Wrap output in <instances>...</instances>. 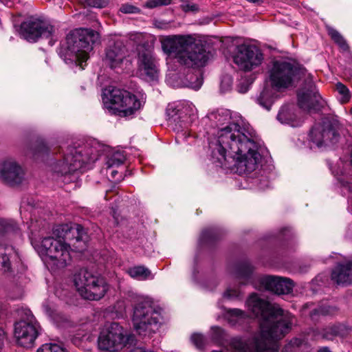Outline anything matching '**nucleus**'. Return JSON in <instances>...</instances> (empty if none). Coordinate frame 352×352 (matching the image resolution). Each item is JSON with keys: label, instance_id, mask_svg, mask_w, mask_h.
Segmentation results:
<instances>
[{"label": "nucleus", "instance_id": "22", "mask_svg": "<svg viewBox=\"0 0 352 352\" xmlns=\"http://www.w3.org/2000/svg\"><path fill=\"white\" fill-rule=\"evenodd\" d=\"M331 279L338 285L352 284V261L337 265L332 272Z\"/></svg>", "mask_w": 352, "mask_h": 352}, {"label": "nucleus", "instance_id": "40", "mask_svg": "<svg viewBox=\"0 0 352 352\" xmlns=\"http://www.w3.org/2000/svg\"><path fill=\"white\" fill-rule=\"evenodd\" d=\"M223 335V330L218 327H213L211 328L212 339L215 342H219Z\"/></svg>", "mask_w": 352, "mask_h": 352}, {"label": "nucleus", "instance_id": "1", "mask_svg": "<svg viewBox=\"0 0 352 352\" xmlns=\"http://www.w3.org/2000/svg\"><path fill=\"white\" fill-rule=\"evenodd\" d=\"M210 119H214L219 128L218 144L212 148L213 158L221 164L227 160V157L232 159L239 174H248L255 170L261 155L258 152V144L241 127V118L234 120L229 110H221L211 113Z\"/></svg>", "mask_w": 352, "mask_h": 352}, {"label": "nucleus", "instance_id": "12", "mask_svg": "<svg viewBox=\"0 0 352 352\" xmlns=\"http://www.w3.org/2000/svg\"><path fill=\"white\" fill-rule=\"evenodd\" d=\"M297 72L296 66L288 60H276L270 70L269 80L276 90L287 89L293 85Z\"/></svg>", "mask_w": 352, "mask_h": 352}, {"label": "nucleus", "instance_id": "47", "mask_svg": "<svg viewBox=\"0 0 352 352\" xmlns=\"http://www.w3.org/2000/svg\"><path fill=\"white\" fill-rule=\"evenodd\" d=\"M0 1L8 7H10L12 6L11 0H0Z\"/></svg>", "mask_w": 352, "mask_h": 352}, {"label": "nucleus", "instance_id": "44", "mask_svg": "<svg viewBox=\"0 0 352 352\" xmlns=\"http://www.w3.org/2000/svg\"><path fill=\"white\" fill-rule=\"evenodd\" d=\"M250 85L246 82H241L237 86V90L239 93L245 94L249 89Z\"/></svg>", "mask_w": 352, "mask_h": 352}, {"label": "nucleus", "instance_id": "15", "mask_svg": "<svg viewBox=\"0 0 352 352\" xmlns=\"http://www.w3.org/2000/svg\"><path fill=\"white\" fill-rule=\"evenodd\" d=\"M309 137L310 142L318 147L334 144L339 137L338 126L329 119H324L322 123L314 126Z\"/></svg>", "mask_w": 352, "mask_h": 352}, {"label": "nucleus", "instance_id": "6", "mask_svg": "<svg viewBox=\"0 0 352 352\" xmlns=\"http://www.w3.org/2000/svg\"><path fill=\"white\" fill-rule=\"evenodd\" d=\"M133 327L142 338H151L160 329L162 323L161 309L147 297H141L134 306Z\"/></svg>", "mask_w": 352, "mask_h": 352}, {"label": "nucleus", "instance_id": "35", "mask_svg": "<svg viewBox=\"0 0 352 352\" xmlns=\"http://www.w3.org/2000/svg\"><path fill=\"white\" fill-rule=\"evenodd\" d=\"M339 333V327L331 326L326 329L323 333V338L327 340L333 339V337Z\"/></svg>", "mask_w": 352, "mask_h": 352}, {"label": "nucleus", "instance_id": "41", "mask_svg": "<svg viewBox=\"0 0 352 352\" xmlns=\"http://www.w3.org/2000/svg\"><path fill=\"white\" fill-rule=\"evenodd\" d=\"M153 25L156 28H157L159 30H168L170 28V22L166 21L156 20L154 21Z\"/></svg>", "mask_w": 352, "mask_h": 352}, {"label": "nucleus", "instance_id": "24", "mask_svg": "<svg viewBox=\"0 0 352 352\" xmlns=\"http://www.w3.org/2000/svg\"><path fill=\"white\" fill-rule=\"evenodd\" d=\"M129 275L135 279L144 280L153 278L151 271L144 266H135L128 270Z\"/></svg>", "mask_w": 352, "mask_h": 352}, {"label": "nucleus", "instance_id": "51", "mask_svg": "<svg viewBox=\"0 0 352 352\" xmlns=\"http://www.w3.org/2000/svg\"><path fill=\"white\" fill-rule=\"evenodd\" d=\"M46 146L45 145H43L42 148H41V150L42 151H45L46 150Z\"/></svg>", "mask_w": 352, "mask_h": 352}, {"label": "nucleus", "instance_id": "8", "mask_svg": "<svg viewBox=\"0 0 352 352\" xmlns=\"http://www.w3.org/2000/svg\"><path fill=\"white\" fill-rule=\"evenodd\" d=\"M106 91L102 98L104 105L113 114L131 118L142 107L137 96L126 90L113 88Z\"/></svg>", "mask_w": 352, "mask_h": 352}, {"label": "nucleus", "instance_id": "52", "mask_svg": "<svg viewBox=\"0 0 352 352\" xmlns=\"http://www.w3.org/2000/svg\"><path fill=\"white\" fill-rule=\"evenodd\" d=\"M212 352H224V351H212Z\"/></svg>", "mask_w": 352, "mask_h": 352}, {"label": "nucleus", "instance_id": "17", "mask_svg": "<svg viewBox=\"0 0 352 352\" xmlns=\"http://www.w3.org/2000/svg\"><path fill=\"white\" fill-rule=\"evenodd\" d=\"M54 32V28L50 24L38 19L31 18L21 25V36L29 42H36L39 38H48Z\"/></svg>", "mask_w": 352, "mask_h": 352}, {"label": "nucleus", "instance_id": "49", "mask_svg": "<svg viewBox=\"0 0 352 352\" xmlns=\"http://www.w3.org/2000/svg\"><path fill=\"white\" fill-rule=\"evenodd\" d=\"M118 173V171L117 170H111V176L113 179H114L116 177V174Z\"/></svg>", "mask_w": 352, "mask_h": 352}, {"label": "nucleus", "instance_id": "45", "mask_svg": "<svg viewBox=\"0 0 352 352\" xmlns=\"http://www.w3.org/2000/svg\"><path fill=\"white\" fill-rule=\"evenodd\" d=\"M43 307L44 311L48 314H50L52 313V308L49 305L43 304Z\"/></svg>", "mask_w": 352, "mask_h": 352}, {"label": "nucleus", "instance_id": "53", "mask_svg": "<svg viewBox=\"0 0 352 352\" xmlns=\"http://www.w3.org/2000/svg\"><path fill=\"white\" fill-rule=\"evenodd\" d=\"M50 45H53V43L51 41H50Z\"/></svg>", "mask_w": 352, "mask_h": 352}, {"label": "nucleus", "instance_id": "36", "mask_svg": "<svg viewBox=\"0 0 352 352\" xmlns=\"http://www.w3.org/2000/svg\"><path fill=\"white\" fill-rule=\"evenodd\" d=\"M181 8L184 12H196L199 10L198 6L192 2H190L188 0H181Z\"/></svg>", "mask_w": 352, "mask_h": 352}, {"label": "nucleus", "instance_id": "27", "mask_svg": "<svg viewBox=\"0 0 352 352\" xmlns=\"http://www.w3.org/2000/svg\"><path fill=\"white\" fill-rule=\"evenodd\" d=\"M247 316L245 311L239 309H230L227 311L228 320L232 324L246 318Z\"/></svg>", "mask_w": 352, "mask_h": 352}, {"label": "nucleus", "instance_id": "29", "mask_svg": "<svg viewBox=\"0 0 352 352\" xmlns=\"http://www.w3.org/2000/svg\"><path fill=\"white\" fill-rule=\"evenodd\" d=\"M187 79L188 82L186 85L193 89L197 90L202 85L203 77L199 71L197 72L195 74L188 75Z\"/></svg>", "mask_w": 352, "mask_h": 352}, {"label": "nucleus", "instance_id": "38", "mask_svg": "<svg viewBox=\"0 0 352 352\" xmlns=\"http://www.w3.org/2000/svg\"><path fill=\"white\" fill-rule=\"evenodd\" d=\"M316 314L323 316L333 315L336 313V309L334 307L323 306L315 310Z\"/></svg>", "mask_w": 352, "mask_h": 352}, {"label": "nucleus", "instance_id": "10", "mask_svg": "<svg viewBox=\"0 0 352 352\" xmlns=\"http://www.w3.org/2000/svg\"><path fill=\"white\" fill-rule=\"evenodd\" d=\"M129 336L117 322L104 327L98 338V347L102 351L118 352L128 342Z\"/></svg>", "mask_w": 352, "mask_h": 352}, {"label": "nucleus", "instance_id": "4", "mask_svg": "<svg viewBox=\"0 0 352 352\" xmlns=\"http://www.w3.org/2000/svg\"><path fill=\"white\" fill-rule=\"evenodd\" d=\"M163 52L174 54L177 61L187 67H204L209 54L191 35H169L160 38Z\"/></svg>", "mask_w": 352, "mask_h": 352}, {"label": "nucleus", "instance_id": "7", "mask_svg": "<svg viewBox=\"0 0 352 352\" xmlns=\"http://www.w3.org/2000/svg\"><path fill=\"white\" fill-rule=\"evenodd\" d=\"M98 38V33L91 29L80 28L72 31L66 37L65 59L83 69V63L88 60L93 45Z\"/></svg>", "mask_w": 352, "mask_h": 352}, {"label": "nucleus", "instance_id": "13", "mask_svg": "<svg viewBox=\"0 0 352 352\" xmlns=\"http://www.w3.org/2000/svg\"><path fill=\"white\" fill-rule=\"evenodd\" d=\"M104 60L110 69L118 73L128 72L132 67L129 52L121 41H117L107 47Z\"/></svg>", "mask_w": 352, "mask_h": 352}, {"label": "nucleus", "instance_id": "46", "mask_svg": "<svg viewBox=\"0 0 352 352\" xmlns=\"http://www.w3.org/2000/svg\"><path fill=\"white\" fill-rule=\"evenodd\" d=\"M131 352H153V351H149V350H146L145 349L142 348V347H138V348H135V349H133Z\"/></svg>", "mask_w": 352, "mask_h": 352}, {"label": "nucleus", "instance_id": "19", "mask_svg": "<svg viewBox=\"0 0 352 352\" xmlns=\"http://www.w3.org/2000/svg\"><path fill=\"white\" fill-rule=\"evenodd\" d=\"M254 287L259 290H267L277 294H289L294 287L292 280L280 276H266L258 278Z\"/></svg>", "mask_w": 352, "mask_h": 352}, {"label": "nucleus", "instance_id": "32", "mask_svg": "<svg viewBox=\"0 0 352 352\" xmlns=\"http://www.w3.org/2000/svg\"><path fill=\"white\" fill-rule=\"evenodd\" d=\"M37 352H67L65 349L61 346L54 344L48 343L43 344L37 350Z\"/></svg>", "mask_w": 352, "mask_h": 352}, {"label": "nucleus", "instance_id": "18", "mask_svg": "<svg viewBox=\"0 0 352 352\" xmlns=\"http://www.w3.org/2000/svg\"><path fill=\"white\" fill-rule=\"evenodd\" d=\"M25 180L23 167L14 159L8 158L0 162V181L6 184L15 186Z\"/></svg>", "mask_w": 352, "mask_h": 352}, {"label": "nucleus", "instance_id": "25", "mask_svg": "<svg viewBox=\"0 0 352 352\" xmlns=\"http://www.w3.org/2000/svg\"><path fill=\"white\" fill-rule=\"evenodd\" d=\"M292 110V107L290 105H285L282 107L277 115V119L281 123L290 124L293 125L294 117Z\"/></svg>", "mask_w": 352, "mask_h": 352}, {"label": "nucleus", "instance_id": "37", "mask_svg": "<svg viewBox=\"0 0 352 352\" xmlns=\"http://www.w3.org/2000/svg\"><path fill=\"white\" fill-rule=\"evenodd\" d=\"M190 340L197 347L201 348L205 344V338L203 335L199 333H193L191 336Z\"/></svg>", "mask_w": 352, "mask_h": 352}, {"label": "nucleus", "instance_id": "34", "mask_svg": "<svg viewBox=\"0 0 352 352\" xmlns=\"http://www.w3.org/2000/svg\"><path fill=\"white\" fill-rule=\"evenodd\" d=\"M171 0H148L145 6L148 8H155L163 6H168L170 4Z\"/></svg>", "mask_w": 352, "mask_h": 352}, {"label": "nucleus", "instance_id": "11", "mask_svg": "<svg viewBox=\"0 0 352 352\" xmlns=\"http://www.w3.org/2000/svg\"><path fill=\"white\" fill-rule=\"evenodd\" d=\"M20 229L12 220L0 219V268L4 272L10 270V255L14 252L12 245L4 243L6 240L21 239Z\"/></svg>", "mask_w": 352, "mask_h": 352}, {"label": "nucleus", "instance_id": "23", "mask_svg": "<svg viewBox=\"0 0 352 352\" xmlns=\"http://www.w3.org/2000/svg\"><path fill=\"white\" fill-rule=\"evenodd\" d=\"M272 87H265L257 98L258 103L265 109L270 110L274 101V94Z\"/></svg>", "mask_w": 352, "mask_h": 352}, {"label": "nucleus", "instance_id": "9", "mask_svg": "<svg viewBox=\"0 0 352 352\" xmlns=\"http://www.w3.org/2000/svg\"><path fill=\"white\" fill-rule=\"evenodd\" d=\"M74 285L80 295L89 300H100L108 290V285L102 278L86 270H81L75 275Z\"/></svg>", "mask_w": 352, "mask_h": 352}, {"label": "nucleus", "instance_id": "48", "mask_svg": "<svg viewBox=\"0 0 352 352\" xmlns=\"http://www.w3.org/2000/svg\"><path fill=\"white\" fill-rule=\"evenodd\" d=\"M210 230H204V231H203V232H202V235H203V236H204V237H206V236H209V235H210Z\"/></svg>", "mask_w": 352, "mask_h": 352}, {"label": "nucleus", "instance_id": "33", "mask_svg": "<svg viewBox=\"0 0 352 352\" xmlns=\"http://www.w3.org/2000/svg\"><path fill=\"white\" fill-rule=\"evenodd\" d=\"M232 78L229 75L223 76L220 85V90L222 93L229 91L232 89Z\"/></svg>", "mask_w": 352, "mask_h": 352}, {"label": "nucleus", "instance_id": "28", "mask_svg": "<svg viewBox=\"0 0 352 352\" xmlns=\"http://www.w3.org/2000/svg\"><path fill=\"white\" fill-rule=\"evenodd\" d=\"M126 157L122 152L116 151L114 152L108 159L107 164L108 168L110 169L113 167H118L122 165L125 161Z\"/></svg>", "mask_w": 352, "mask_h": 352}, {"label": "nucleus", "instance_id": "39", "mask_svg": "<svg viewBox=\"0 0 352 352\" xmlns=\"http://www.w3.org/2000/svg\"><path fill=\"white\" fill-rule=\"evenodd\" d=\"M120 11L125 14H134L139 12L140 10L134 6L125 3L121 6Z\"/></svg>", "mask_w": 352, "mask_h": 352}, {"label": "nucleus", "instance_id": "31", "mask_svg": "<svg viewBox=\"0 0 352 352\" xmlns=\"http://www.w3.org/2000/svg\"><path fill=\"white\" fill-rule=\"evenodd\" d=\"M336 90L340 96V101L342 103H346L349 101L351 94L349 89L342 83L338 82L336 85Z\"/></svg>", "mask_w": 352, "mask_h": 352}, {"label": "nucleus", "instance_id": "20", "mask_svg": "<svg viewBox=\"0 0 352 352\" xmlns=\"http://www.w3.org/2000/svg\"><path fill=\"white\" fill-rule=\"evenodd\" d=\"M138 67L142 75L149 80H155L158 78L159 64L153 50L144 48L139 51Z\"/></svg>", "mask_w": 352, "mask_h": 352}, {"label": "nucleus", "instance_id": "16", "mask_svg": "<svg viewBox=\"0 0 352 352\" xmlns=\"http://www.w3.org/2000/svg\"><path fill=\"white\" fill-rule=\"evenodd\" d=\"M39 325L34 317L30 315L26 320L14 324V336L17 344L23 347H30L38 335Z\"/></svg>", "mask_w": 352, "mask_h": 352}, {"label": "nucleus", "instance_id": "30", "mask_svg": "<svg viewBox=\"0 0 352 352\" xmlns=\"http://www.w3.org/2000/svg\"><path fill=\"white\" fill-rule=\"evenodd\" d=\"M252 272V269L250 265H245L239 269L236 277L239 279V283L241 284H245L248 280L250 278Z\"/></svg>", "mask_w": 352, "mask_h": 352}, {"label": "nucleus", "instance_id": "42", "mask_svg": "<svg viewBox=\"0 0 352 352\" xmlns=\"http://www.w3.org/2000/svg\"><path fill=\"white\" fill-rule=\"evenodd\" d=\"M239 296V292L237 289H228L223 294V298L231 300Z\"/></svg>", "mask_w": 352, "mask_h": 352}, {"label": "nucleus", "instance_id": "21", "mask_svg": "<svg viewBox=\"0 0 352 352\" xmlns=\"http://www.w3.org/2000/svg\"><path fill=\"white\" fill-rule=\"evenodd\" d=\"M321 97L312 80H309L306 86L298 94V104L300 109L309 111L318 108Z\"/></svg>", "mask_w": 352, "mask_h": 352}, {"label": "nucleus", "instance_id": "14", "mask_svg": "<svg viewBox=\"0 0 352 352\" xmlns=\"http://www.w3.org/2000/svg\"><path fill=\"white\" fill-rule=\"evenodd\" d=\"M233 59L240 69L249 72L262 64L264 56L256 46L243 44L237 46Z\"/></svg>", "mask_w": 352, "mask_h": 352}, {"label": "nucleus", "instance_id": "5", "mask_svg": "<svg viewBox=\"0 0 352 352\" xmlns=\"http://www.w3.org/2000/svg\"><path fill=\"white\" fill-rule=\"evenodd\" d=\"M97 155L91 148L80 146L67 148L63 160L52 166V170L63 177V182L69 183L77 179L84 165L94 162Z\"/></svg>", "mask_w": 352, "mask_h": 352}, {"label": "nucleus", "instance_id": "50", "mask_svg": "<svg viewBox=\"0 0 352 352\" xmlns=\"http://www.w3.org/2000/svg\"><path fill=\"white\" fill-rule=\"evenodd\" d=\"M318 352H331L327 348H323L318 351Z\"/></svg>", "mask_w": 352, "mask_h": 352}, {"label": "nucleus", "instance_id": "2", "mask_svg": "<svg viewBox=\"0 0 352 352\" xmlns=\"http://www.w3.org/2000/svg\"><path fill=\"white\" fill-rule=\"evenodd\" d=\"M246 305L260 319V331L246 341L239 338L232 339L231 347L235 352H278V340L291 330L294 317L256 294L250 296Z\"/></svg>", "mask_w": 352, "mask_h": 352}, {"label": "nucleus", "instance_id": "26", "mask_svg": "<svg viewBox=\"0 0 352 352\" xmlns=\"http://www.w3.org/2000/svg\"><path fill=\"white\" fill-rule=\"evenodd\" d=\"M328 34L342 51H348L349 46L342 36L335 29L328 28Z\"/></svg>", "mask_w": 352, "mask_h": 352}, {"label": "nucleus", "instance_id": "3", "mask_svg": "<svg viewBox=\"0 0 352 352\" xmlns=\"http://www.w3.org/2000/svg\"><path fill=\"white\" fill-rule=\"evenodd\" d=\"M56 237H45L37 251L52 270L65 267L71 261V251L82 252L86 248L85 232L79 224L60 226Z\"/></svg>", "mask_w": 352, "mask_h": 352}, {"label": "nucleus", "instance_id": "43", "mask_svg": "<svg viewBox=\"0 0 352 352\" xmlns=\"http://www.w3.org/2000/svg\"><path fill=\"white\" fill-rule=\"evenodd\" d=\"M302 341L300 339L298 338H294L290 341V342L287 344L283 352H287V351L290 350L291 348L294 346H299L302 344Z\"/></svg>", "mask_w": 352, "mask_h": 352}]
</instances>
